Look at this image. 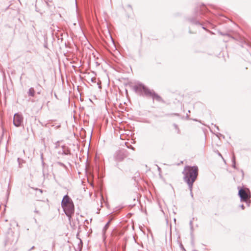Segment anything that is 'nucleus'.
I'll list each match as a JSON object with an SVG mask.
<instances>
[{"instance_id": "1", "label": "nucleus", "mask_w": 251, "mask_h": 251, "mask_svg": "<svg viewBox=\"0 0 251 251\" xmlns=\"http://www.w3.org/2000/svg\"><path fill=\"white\" fill-rule=\"evenodd\" d=\"M182 173L184 175V180L188 184L191 195L193 197L192 188L198 175V168L197 166H186Z\"/></svg>"}, {"instance_id": "4", "label": "nucleus", "mask_w": 251, "mask_h": 251, "mask_svg": "<svg viewBox=\"0 0 251 251\" xmlns=\"http://www.w3.org/2000/svg\"><path fill=\"white\" fill-rule=\"evenodd\" d=\"M238 188L239 189L238 195L240 198L241 201L246 202L248 206H249L251 198V194L249 189L243 188H240L239 187Z\"/></svg>"}, {"instance_id": "15", "label": "nucleus", "mask_w": 251, "mask_h": 251, "mask_svg": "<svg viewBox=\"0 0 251 251\" xmlns=\"http://www.w3.org/2000/svg\"><path fill=\"white\" fill-rule=\"evenodd\" d=\"M172 235H171V232H170V237L171 238Z\"/></svg>"}, {"instance_id": "13", "label": "nucleus", "mask_w": 251, "mask_h": 251, "mask_svg": "<svg viewBox=\"0 0 251 251\" xmlns=\"http://www.w3.org/2000/svg\"><path fill=\"white\" fill-rule=\"evenodd\" d=\"M108 223L106 225L105 227H107V226H108Z\"/></svg>"}, {"instance_id": "10", "label": "nucleus", "mask_w": 251, "mask_h": 251, "mask_svg": "<svg viewBox=\"0 0 251 251\" xmlns=\"http://www.w3.org/2000/svg\"><path fill=\"white\" fill-rule=\"evenodd\" d=\"M240 206L242 209H244V205L243 204H241Z\"/></svg>"}, {"instance_id": "14", "label": "nucleus", "mask_w": 251, "mask_h": 251, "mask_svg": "<svg viewBox=\"0 0 251 251\" xmlns=\"http://www.w3.org/2000/svg\"><path fill=\"white\" fill-rule=\"evenodd\" d=\"M108 223L106 225L105 227H107V226H108Z\"/></svg>"}, {"instance_id": "16", "label": "nucleus", "mask_w": 251, "mask_h": 251, "mask_svg": "<svg viewBox=\"0 0 251 251\" xmlns=\"http://www.w3.org/2000/svg\"><path fill=\"white\" fill-rule=\"evenodd\" d=\"M174 222H176V219H174Z\"/></svg>"}, {"instance_id": "12", "label": "nucleus", "mask_w": 251, "mask_h": 251, "mask_svg": "<svg viewBox=\"0 0 251 251\" xmlns=\"http://www.w3.org/2000/svg\"><path fill=\"white\" fill-rule=\"evenodd\" d=\"M39 191H40V192L41 193H42V192H43L42 190H41V189H40V190H39Z\"/></svg>"}, {"instance_id": "8", "label": "nucleus", "mask_w": 251, "mask_h": 251, "mask_svg": "<svg viewBox=\"0 0 251 251\" xmlns=\"http://www.w3.org/2000/svg\"><path fill=\"white\" fill-rule=\"evenodd\" d=\"M174 127H175V128L177 130V133H179V130L178 129L177 126L176 125H174Z\"/></svg>"}, {"instance_id": "7", "label": "nucleus", "mask_w": 251, "mask_h": 251, "mask_svg": "<svg viewBox=\"0 0 251 251\" xmlns=\"http://www.w3.org/2000/svg\"><path fill=\"white\" fill-rule=\"evenodd\" d=\"M190 21L193 24H197L198 22L194 19H190Z\"/></svg>"}, {"instance_id": "11", "label": "nucleus", "mask_w": 251, "mask_h": 251, "mask_svg": "<svg viewBox=\"0 0 251 251\" xmlns=\"http://www.w3.org/2000/svg\"><path fill=\"white\" fill-rule=\"evenodd\" d=\"M190 226H191V228H193V227H192V221H191L190 222Z\"/></svg>"}, {"instance_id": "5", "label": "nucleus", "mask_w": 251, "mask_h": 251, "mask_svg": "<svg viewBox=\"0 0 251 251\" xmlns=\"http://www.w3.org/2000/svg\"><path fill=\"white\" fill-rule=\"evenodd\" d=\"M23 122V117L21 114L16 113L14 116L13 124L16 127L21 126Z\"/></svg>"}, {"instance_id": "2", "label": "nucleus", "mask_w": 251, "mask_h": 251, "mask_svg": "<svg viewBox=\"0 0 251 251\" xmlns=\"http://www.w3.org/2000/svg\"><path fill=\"white\" fill-rule=\"evenodd\" d=\"M135 91L141 95L152 98L153 100L160 101L161 97L152 90H150L142 84H138L134 86Z\"/></svg>"}, {"instance_id": "6", "label": "nucleus", "mask_w": 251, "mask_h": 251, "mask_svg": "<svg viewBox=\"0 0 251 251\" xmlns=\"http://www.w3.org/2000/svg\"><path fill=\"white\" fill-rule=\"evenodd\" d=\"M28 95L30 96L33 97L35 94V91L33 88H30L28 91Z\"/></svg>"}, {"instance_id": "9", "label": "nucleus", "mask_w": 251, "mask_h": 251, "mask_svg": "<svg viewBox=\"0 0 251 251\" xmlns=\"http://www.w3.org/2000/svg\"><path fill=\"white\" fill-rule=\"evenodd\" d=\"M220 34H221L222 35H227V36H228V34H226V33H223L222 32H220Z\"/></svg>"}, {"instance_id": "3", "label": "nucleus", "mask_w": 251, "mask_h": 251, "mask_svg": "<svg viewBox=\"0 0 251 251\" xmlns=\"http://www.w3.org/2000/svg\"><path fill=\"white\" fill-rule=\"evenodd\" d=\"M61 206L65 214L70 219L72 215L74 213L75 208L72 200L67 195L63 198L61 201Z\"/></svg>"}]
</instances>
